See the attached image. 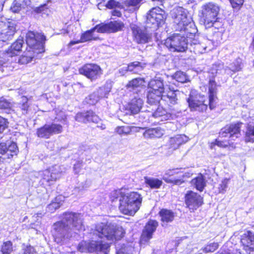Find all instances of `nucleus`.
<instances>
[{
	"instance_id": "f257e3e1",
	"label": "nucleus",
	"mask_w": 254,
	"mask_h": 254,
	"mask_svg": "<svg viewBox=\"0 0 254 254\" xmlns=\"http://www.w3.org/2000/svg\"><path fill=\"white\" fill-rule=\"evenodd\" d=\"M216 82L214 80H210L208 87V99L207 104L206 97L203 95H190L187 99L188 106L191 111L203 112L207 110L208 106L210 110L215 109L216 107Z\"/></svg>"
},
{
	"instance_id": "f03ea898",
	"label": "nucleus",
	"mask_w": 254,
	"mask_h": 254,
	"mask_svg": "<svg viewBox=\"0 0 254 254\" xmlns=\"http://www.w3.org/2000/svg\"><path fill=\"white\" fill-rule=\"evenodd\" d=\"M95 234L101 239L110 241H119L125 235V230L122 226L108 223H100L95 226Z\"/></svg>"
},
{
	"instance_id": "7ed1b4c3",
	"label": "nucleus",
	"mask_w": 254,
	"mask_h": 254,
	"mask_svg": "<svg viewBox=\"0 0 254 254\" xmlns=\"http://www.w3.org/2000/svg\"><path fill=\"white\" fill-rule=\"evenodd\" d=\"M220 11V6L214 2H206L202 5L200 20L205 27L211 28L218 22Z\"/></svg>"
},
{
	"instance_id": "20e7f679",
	"label": "nucleus",
	"mask_w": 254,
	"mask_h": 254,
	"mask_svg": "<svg viewBox=\"0 0 254 254\" xmlns=\"http://www.w3.org/2000/svg\"><path fill=\"white\" fill-rule=\"evenodd\" d=\"M141 201L142 198L139 193L132 191L126 193L124 192L121 204L119 205V209L123 214L133 215L139 209Z\"/></svg>"
},
{
	"instance_id": "39448f33",
	"label": "nucleus",
	"mask_w": 254,
	"mask_h": 254,
	"mask_svg": "<svg viewBox=\"0 0 254 254\" xmlns=\"http://www.w3.org/2000/svg\"><path fill=\"white\" fill-rule=\"evenodd\" d=\"M46 37L42 32L28 31L25 36L27 49L35 54H41L45 52V44Z\"/></svg>"
},
{
	"instance_id": "423d86ee",
	"label": "nucleus",
	"mask_w": 254,
	"mask_h": 254,
	"mask_svg": "<svg viewBox=\"0 0 254 254\" xmlns=\"http://www.w3.org/2000/svg\"><path fill=\"white\" fill-rule=\"evenodd\" d=\"M147 102L150 105L157 106L160 104L162 94L165 93L163 82L158 79H151L147 85Z\"/></svg>"
},
{
	"instance_id": "0eeeda50",
	"label": "nucleus",
	"mask_w": 254,
	"mask_h": 254,
	"mask_svg": "<svg viewBox=\"0 0 254 254\" xmlns=\"http://www.w3.org/2000/svg\"><path fill=\"white\" fill-rule=\"evenodd\" d=\"M167 15L165 11L158 6L152 7L146 14V23L150 28L155 30L163 26Z\"/></svg>"
},
{
	"instance_id": "6e6552de",
	"label": "nucleus",
	"mask_w": 254,
	"mask_h": 254,
	"mask_svg": "<svg viewBox=\"0 0 254 254\" xmlns=\"http://www.w3.org/2000/svg\"><path fill=\"white\" fill-rule=\"evenodd\" d=\"M164 45L171 52H184L188 49V40L182 35L174 33L164 40Z\"/></svg>"
},
{
	"instance_id": "1a4fd4ad",
	"label": "nucleus",
	"mask_w": 254,
	"mask_h": 254,
	"mask_svg": "<svg viewBox=\"0 0 254 254\" xmlns=\"http://www.w3.org/2000/svg\"><path fill=\"white\" fill-rule=\"evenodd\" d=\"M78 72L92 82L100 78L103 74L101 66L93 63H87L82 65L78 68Z\"/></svg>"
},
{
	"instance_id": "9d476101",
	"label": "nucleus",
	"mask_w": 254,
	"mask_h": 254,
	"mask_svg": "<svg viewBox=\"0 0 254 254\" xmlns=\"http://www.w3.org/2000/svg\"><path fill=\"white\" fill-rule=\"evenodd\" d=\"M184 201L190 212H194L204 204L203 197L192 190H188L184 194Z\"/></svg>"
},
{
	"instance_id": "9b49d317",
	"label": "nucleus",
	"mask_w": 254,
	"mask_h": 254,
	"mask_svg": "<svg viewBox=\"0 0 254 254\" xmlns=\"http://www.w3.org/2000/svg\"><path fill=\"white\" fill-rule=\"evenodd\" d=\"M62 173L60 167L57 165L49 167L42 172L41 178L42 184L48 187L54 186L61 178Z\"/></svg>"
},
{
	"instance_id": "f8f14e48",
	"label": "nucleus",
	"mask_w": 254,
	"mask_h": 254,
	"mask_svg": "<svg viewBox=\"0 0 254 254\" xmlns=\"http://www.w3.org/2000/svg\"><path fill=\"white\" fill-rule=\"evenodd\" d=\"M182 173L178 169L169 170L163 177V180L167 183L172 184L173 185L180 186L186 183V179L190 178L191 174L189 173H183L181 176L179 175Z\"/></svg>"
},
{
	"instance_id": "ddd939ff",
	"label": "nucleus",
	"mask_w": 254,
	"mask_h": 254,
	"mask_svg": "<svg viewBox=\"0 0 254 254\" xmlns=\"http://www.w3.org/2000/svg\"><path fill=\"white\" fill-rule=\"evenodd\" d=\"M63 131V127L61 124L51 123L38 128L36 134L39 138L49 139L53 134L61 133Z\"/></svg>"
},
{
	"instance_id": "4468645a",
	"label": "nucleus",
	"mask_w": 254,
	"mask_h": 254,
	"mask_svg": "<svg viewBox=\"0 0 254 254\" xmlns=\"http://www.w3.org/2000/svg\"><path fill=\"white\" fill-rule=\"evenodd\" d=\"M19 152L17 144L11 141L8 143L4 142L0 143V163L6 159H12L17 156Z\"/></svg>"
},
{
	"instance_id": "2eb2a0df",
	"label": "nucleus",
	"mask_w": 254,
	"mask_h": 254,
	"mask_svg": "<svg viewBox=\"0 0 254 254\" xmlns=\"http://www.w3.org/2000/svg\"><path fill=\"white\" fill-rule=\"evenodd\" d=\"M172 18L176 31H185L187 29V26L191 24V18L188 16L186 13L182 9L177 10L174 13Z\"/></svg>"
},
{
	"instance_id": "dca6fc26",
	"label": "nucleus",
	"mask_w": 254,
	"mask_h": 254,
	"mask_svg": "<svg viewBox=\"0 0 254 254\" xmlns=\"http://www.w3.org/2000/svg\"><path fill=\"white\" fill-rule=\"evenodd\" d=\"M124 27V24L123 22L115 20L108 23L101 22L93 28L99 33H111L121 31Z\"/></svg>"
},
{
	"instance_id": "f3484780",
	"label": "nucleus",
	"mask_w": 254,
	"mask_h": 254,
	"mask_svg": "<svg viewBox=\"0 0 254 254\" xmlns=\"http://www.w3.org/2000/svg\"><path fill=\"white\" fill-rule=\"evenodd\" d=\"M242 125V122H237L226 125L220 130L218 135L219 138H222L227 137L229 134V137H232L234 136L238 137V135L241 134Z\"/></svg>"
},
{
	"instance_id": "a211bd4d",
	"label": "nucleus",
	"mask_w": 254,
	"mask_h": 254,
	"mask_svg": "<svg viewBox=\"0 0 254 254\" xmlns=\"http://www.w3.org/2000/svg\"><path fill=\"white\" fill-rule=\"evenodd\" d=\"M63 215L64 221L67 223H70L72 228L75 231L80 232L85 230L82 220L80 218L79 214L72 212H65Z\"/></svg>"
},
{
	"instance_id": "6ab92c4d",
	"label": "nucleus",
	"mask_w": 254,
	"mask_h": 254,
	"mask_svg": "<svg viewBox=\"0 0 254 254\" xmlns=\"http://www.w3.org/2000/svg\"><path fill=\"white\" fill-rule=\"evenodd\" d=\"M177 91L169 87V90L162 94V106L171 112L175 110L174 106L178 103V98L176 94Z\"/></svg>"
},
{
	"instance_id": "aec40b11",
	"label": "nucleus",
	"mask_w": 254,
	"mask_h": 254,
	"mask_svg": "<svg viewBox=\"0 0 254 254\" xmlns=\"http://www.w3.org/2000/svg\"><path fill=\"white\" fill-rule=\"evenodd\" d=\"M240 243L245 252H254V233L251 230H246L240 236Z\"/></svg>"
},
{
	"instance_id": "412c9836",
	"label": "nucleus",
	"mask_w": 254,
	"mask_h": 254,
	"mask_svg": "<svg viewBox=\"0 0 254 254\" xmlns=\"http://www.w3.org/2000/svg\"><path fill=\"white\" fill-rule=\"evenodd\" d=\"M133 40L137 44H146L150 40L151 37L145 29L137 25H133L131 27Z\"/></svg>"
},
{
	"instance_id": "4be33fe9",
	"label": "nucleus",
	"mask_w": 254,
	"mask_h": 254,
	"mask_svg": "<svg viewBox=\"0 0 254 254\" xmlns=\"http://www.w3.org/2000/svg\"><path fill=\"white\" fill-rule=\"evenodd\" d=\"M159 225L157 221L149 219L145 224L141 234V240L147 242L153 237V233L156 231Z\"/></svg>"
},
{
	"instance_id": "5701e85b",
	"label": "nucleus",
	"mask_w": 254,
	"mask_h": 254,
	"mask_svg": "<svg viewBox=\"0 0 254 254\" xmlns=\"http://www.w3.org/2000/svg\"><path fill=\"white\" fill-rule=\"evenodd\" d=\"M74 118L76 121L83 124L98 123L100 121L99 117L91 110L78 112L76 114Z\"/></svg>"
},
{
	"instance_id": "b1692460",
	"label": "nucleus",
	"mask_w": 254,
	"mask_h": 254,
	"mask_svg": "<svg viewBox=\"0 0 254 254\" xmlns=\"http://www.w3.org/2000/svg\"><path fill=\"white\" fill-rule=\"evenodd\" d=\"M67 226V225L63 221H58L53 224L52 233L55 242L59 243L64 239L65 234L64 230Z\"/></svg>"
},
{
	"instance_id": "393cba45",
	"label": "nucleus",
	"mask_w": 254,
	"mask_h": 254,
	"mask_svg": "<svg viewBox=\"0 0 254 254\" xmlns=\"http://www.w3.org/2000/svg\"><path fill=\"white\" fill-rule=\"evenodd\" d=\"M5 27L0 29V37L3 41L11 39L16 32V24L12 21L4 23Z\"/></svg>"
},
{
	"instance_id": "a878e982",
	"label": "nucleus",
	"mask_w": 254,
	"mask_h": 254,
	"mask_svg": "<svg viewBox=\"0 0 254 254\" xmlns=\"http://www.w3.org/2000/svg\"><path fill=\"white\" fill-rule=\"evenodd\" d=\"M94 31L95 30L93 27L84 31L81 33L79 39L70 41L67 44V47L70 48L75 44L97 40L99 38L94 36L93 33Z\"/></svg>"
},
{
	"instance_id": "bb28decb",
	"label": "nucleus",
	"mask_w": 254,
	"mask_h": 254,
	"mask_svg": "<svg viewBox=\"0 0 254 254\" xmlns=\"http://www.w3.org/2000/svg\"><path fill=\"white\" fill-rule=\"evenodd\" d=\"M23 43L24 41L22 37L17 38L4 52L7 57L12 58L18 56L22 51Z\"/></svg>"
},
{
	"instance_id": "cd10ccee",
	"label": "nucleus",
	"mask_w": 254,
	"mask_h": 254,
	"mask_svg": "<svg viewBox=\"0 0 254 254\" xmlns=\"http://www.w3.org/2000/svg\"><path fill=\"white\" fill-rule=\"evenodd\" d=\"M143 105V101L139 98H134L125 106V110L130 114L138 113Z\"/></svg>"
},
{
	"instance_id": "c85d7f7f",
	"label": "nucleus",
	"mask_w": 254,
	"mask_h": 254,
	"mask_svg": "<svg viewBox=\"0 0 254 254\" xmlns=\"http://www.w3.org/2000/svg\"><path fill=\"white\" fill-rule=\"evenodd\" d=\"M189 140L185 134H178L171 137L169 141V147L173 150L178 148L181 145L186 143Z\"/></svg>"
},
{
	"instance_id": "c756f323",
	"label": "nucleus",
	"mask_w": 254,
	"mask_h": 254,
	"mask_svg": "<svg viewBox=\"0 0 254 254\" xmlns=\"http://www.w3.org/2000/svg\"><path fill=\"white\" fill-rule=\"evenodd\" d=\"M158 215L162 225L172 222L175 217V213L172 210L167 208L161 209L158 212Z\"/></svg>"
},
{
	"instance_id": "7c9ffc66",
	"label": "nucleus",
	"mask_w": 254,
	"mask_h": 254,
	"mask_svg": "<svg viewBox=\"0 0 254 254\" xmlns=\"http://www.w3.org/2000/svg\"><path fill=\"white\" fill-rule=\"evenodd\" d=\"M166 108L162 106V104H160L156 110L153 113L152 117L155 118L160 119L161 121H167L172 118V112L167 111Z\"/></svg>"
},
{
	"instance_id": "2f4dec72",
	"label": "nucleus",
	"mask_w": 254,
	"mask_h": 254,
	"mask_svg": "<svg viewBox=\"0 0 254 254\" xmlns=\"http://www.w3.org/2000/svg\"><path fill=\"white\" fill-rule=\"evenodd\" d=\"M110 244L102 241H94V252L97 254H108L109 253Z\"/></svg>"
},
{
	"instance_id": "473e14b6",
	"label": "nucleus",
	"mask_w": 254,
	"mask_h": 254,
	"mask_svg": "<svg viewBox=\"0 0 254 254\" xmlns=\"http://www.w3.org/2000/svg\"><path fill=\"white\" fill-rule=\"evenodd\" d=\"M190 183L199 192H202L206 187L205 178L201 173H199L197 177L193 178Z\"/></svg>"
},
{
	"instance_id": "72a5a7b5",
	"label": "nucleus",
	"mask_w": 254,
	"mask_h": 254,
	"mask_svg": "<svg viewBox=\"0 0 254 254\" xmlns=\"http://www.w3.org/2000/svg\"><path fill=\"white\" fill-rule=\"evenodd\" d=\"M215 146H217L220 148H231L235 149L236 148L235 144L233 142H230L229 140L215 139L213 141L209 144V147L212 149Z\"/></svg>"
},
{
	"instance_id": "f704fd0d",
	"label": "nucleus",
	"mask_w": 254,
	"mask_h": 254,
	"mask_svg": "<svg viewBox=\"0 0 254 254\" xmlns=\"http://www.w3.org/2000/svg\"><path fill=\"white\" fill-rule=\"evenodd\" d=\"M22 100L18 103L17 112L22 116L28 114L30 110V105L28 102V98L25 96L21 97Z\"/></svg>"
},
{
	"instance_id": "c9c22d12",
	"label": "nucleus",
	"mask_w": 254,
	"mask_h": 254,
	"mask_svg": "<svg viewBox=\"0 0 254 254\" xmlns=\"http://www.w3.org/2000/svg\"><path fill=\"white\" fill-rule=\"evenodd\" d=\"M144 184L150 189H158L163 184L162 180L148 176L144 177Z\"/></svg>"
},
{
	"instance_id": "e433bc0d",
	"label": "nucleus",
	"mask_w": 254,
	"mask_h": 254,
	"mask_svg": "<svg viewBox=\"0 0 254 254\" xmlns=\"http://www.w3.org/2000/svg\"><path fill=\"white\" fill-rule=\"evenodd\" d=\"M94 241H82L78 245L77 249L81 253H94Z\"/></svg>"
},
{
	"instance_id": "4c0bfd02",
	"label": "nucleus",
	"mask_w": 254,
	"mask_h": 254,
	"mask_svg": "<svg viewBox=\"0 0 254 254\" xmlns=\"http://www.w3.org/2000/svg\"><path fill=\"white\" fill-rule=\"evenodd\" d=\"M38 55L39 54H35L26 48L25 51L19 57L18 63L20 64H27L30 63L34 57Z\"/></svg>"
},
{
	"instance_id": "58836bf2",
	"label": "nucleus",
	"mask_w": 254,
	"mask_h": 254,
	"mask_svg": "<svg viewBox=\"0 0 254 254\" xmlns=\"http://www.w3.org/2000/svg\"><path fill=\"white\" fill-rule=\"evenodd\" d=\"M163 135V130L160 127L148 128L144 131L143 135L146 138H159Z\"/></svg>"
},
{
	"instance_id": "ea45409f",
	"label": "nucleus",
	"mask_w": 254,
	"mask_h": 254,
	"mask_svg": "<svg viewBox=\"0 0 254 254\" xmlns=\"http://www.w3.org/2000/svg\"><path fill=\"white\" fill-rule=\"evenodd\" d=\"M145 64L141 63L138 61H134L128 64L127 70L134 73H137V70H141L144 69Z\"/></svg>"
},
{
	"instance_id": "a19ab883",
	"label": "nucleus",
	"mask_w": 254,
	"mask_h": 254,
	"mask_svg": "<svg viewBox=\"0 0 254 254\" xmlns=\"http://www.w3.org/2000/svg\"><path fill=\"white\" fill-rule=\"evenodd\" d=\"M14 104L13 102H11L3 97L0 98V109L6 112L10 113L11 111H14L13 110Z\"/></svg>"
},
{
	"instance_id": "79ce46f5",
	"label": "nucleus",
	"mask_w": 254,
	"mask_h": 254,
	"mask_svg": "<svg viewBox=\"0 0 254 254\" xmlns=\"http://www.w3.org/2000/svg\"><path fill=\"white\" fill-rule=\"evenodd\" d=\"M63 196L61 194L56 196L49 205V209L54 211L59 208L64 202Z\"/></svg>"
},
{
	"instance_id": "37998d69",
	"label": "nucleus",
	"mask_w": 254,
	"mask_h": 254,
	"mask_svg": "<svg viewBox=\"0 0 254 254\" xmlns=\"http://www.w3.org/2000/svg\"><path fill=\"white\" fill-rule=\"evenodd\" d=\"M144 79L142 78H134L129 80L126 85L127 89H135L142 85Z\"/></svg>"
},
{
	"instance_id": "c03bdc74",
	"label": "nucleus",
	"mask_w": 254,
	"mask_h": 254,
	"mask_svg": "<svg viewBox=\"0 0 254 254\" xmlns=\"http://www.w3.org/2000/svg\"><path fill=\"white\" fill-rule=\"evenodd\" d=\"M246 142H254V126L248 125L244 134Z\"/></svg>"
},
{
	"instance_id": "a18cd8bd",
	"label": "nucleus",
	"mask_w": 254,
	"mask_h": 254,
	"mask_svg": "<svg viewBox=\"0 0 254 254\" xmlns=\"http://www.w3.org/2000/svg\"><path fill=\"white\" fill-rule=\"evenodd\" d=\"M13 251V244L10 241L3 242L0 247L1 254H11Z\"/></svg>"
},
{
	"instance_id": "49530a36",
	"label": "nucleus",
	"mask_w": 254,
	"mask_h": 254,
	"mask_svg": "<svg viewBox=\"0 0 254 254\" xmlns=\"http://www.w3.org/2000/svg\"><path fill=\"white\" fill-rule=\"evenodd\" d=\"M124 194V192L121 190H115L111 192L109 198L112 202L119 200L120 204H121V200L123 198Z\"/></svg>"
},
{
	"instance_id": "de8ad7c7",
	"label": "nucleus",
	"mask_w": 254,
	"mask_h": 254,
	"mask_svg": "<svg viewBox=\"0 0 254 254\" xmlns=\"http://www.w3.org/2000/svg\"><path fill=\"white\" fill-rule=\"evenodd\" d=\"M219 244L218 242H213L205 245L202 250L205 253H213L218 249Z\"/></svg>"
},
{
	"instance_id": "09e8293b",
	"label": "nucleus",
	"mask_w": 254,
	"mask_h": 254,
	"mask_svg": "<svg viewBox=\"0 0 254 254\" xmlns=\"http://www.w3.org/2000/svg\"><path fill=\"white\" fill-rule=\"evenodd\" d=\"M232 7L237 10H239L243 6L244 0H229Z\"/></svg>"
},
{
	"instance_id": "8fccbe9b",
	"label": "nucleus",
	"mask_w": 254,
	"mask_h": 254,
	"mask_svg": "<svg viewBox=\"0 0 254 254\" xmlns=\"http://www.w3.org/2000/svg\"><path fill=\"white\" fill-rule=\"evenodd\" d=\"M132 127L129 126H120L117 127L116 132L119 134H127L131 132Z\"/></svg>"
},
{
	"instance_id": "3c124183",
	"label": "nucleus",
	"mask_w": 254,
	"mask_h": 254,
	"mask_svg": "<svg viewBox=\"0 0 254 254\" xmlns=\"http://www.w3.org/2000/svg\"><path fill=\"white\" fill-rule=\"evenodd\" d=\"M120 3L115 0H109L105 6L109 9H112L116 7H120Z\"/></svg>"
},
{
	"instance_id": "603ef678",
	"label": "nucleus",
	"mask_w": 254,
	"mask_h": 254,
	"mask_svg": "<svg viewBox=\"0 0 254 254\" xmlns=\"http://www.w3.org/2000/svg\"><path fill=\"white\" fill-rule=\"evenodd\" d=\"M8 122L7 120L4 118L0 116V133L8 127Z\"/></svg>"
},
{
	"instance_id": "864d4df0",
	"label": "nucleus",
	"mask_w": 254,
	"mask_h": 254,
	"mask_svg": "<svg viewBox=\"0 0 254 254\" xmlns=\"http://www.w3.org/2000/svg\"><path fill=\"white\" fill-rule=\"evenodd\" d=\"M228 180L227 179H224L222 181L221 183L219 184L218 187V191L219 193H224L227 188Z\"/></svg>"
},
{
	"instance_id": "5fc2aeb1",
	"label": "nucleus",
	"mask_w": 254,
	"mask_h": 254,
	"mask_svg": "<svg viewBox=\"0 0 254 254\" xmlns=\"http://www.w3.org/2000/svg\"><path fill=\"white\" fill-rule=\"evenodd\" d=\"M142 0H126L125 1V5L127 6H137Z\"/></svg>"
},
{
	"instance_id": "6e6d98bb",
	"label": "nucleus",
	"mask_w": 254,
	"mask_h": 254,
	"mask_svg": "<svg viewBox=\"0 0 254 254\" xmlns=\"http://www.w3.org/2000/svg\"><path fill=\"white\" fill-rule=\"evenodd\" d=\"M116 254H129L128 247L125 244H123L116 251Z\"/></svg>"
},
{
	"instance_id": "4d7b16f0",
	"label": "nucleus",
	"mask_w": 254,
	"mask_h": 254,
	"mask_svg": "<svg viewBox=\"0 0 254 254\" xmlns=\"http://www.w3.org/2000/svg\"><path fill=\"white\" fill-rule=\"evenodd\" d=\"M35 253L34 247L30 245L26 246L23 249V254H34Z\"/></svg>"
},
{
	"instance_id": "13d9d810",
	"label": "nucleus",
	"mask_w": 254,
	"mask_h": 254,
	"mask_svg": "<svg viewBox=\"0 0 254 254\" xmlns=\"http://www.w3.org/2000/svg\"><path fill=\"white\" fill-rule=\"evenodd\" d=\"M241 70V64L239 62H233L231 64V70L236 72Z\"/></svg>"
},
{
	"instance_id": "bf43d9fd",
	"label": "nucleus",
	"mask_w": 254,
	"mask_h": 254,
	"mask_svg": "<svg viewBox=\"0 0 254 254\" xmlns=\"http://www.w3.org/2000/svg\"><path fill=\"white\" fill-rule=\"evenodd\" d=\"M8 61L7 57L4 52H0V66L6 64Z\"/></svg>"
},
{
	"instance_id": "052dcab7",
	"label": "nucleus",
	"mask_w": 254,
	"mask_h": 254,
	"mask_svg": "<svg viewBox=\"0 0 254 254\" xmlns=\"http://www.w3.org/2000/svg\"><path fill=\"white\" fill-rule=\"evenodd\" d=\"M184 76V75L182 72H177L175 74V77L177 80L180 82L183 83L185 81L184 79H181V76Z\"/></svg>"
},
{
	"instance_id": "680f3d73",
	"label": "nucleus",
	"mask_w": 254,
	"mask_h": 254,
	"mask_svg": "<svg viewBox=\"0 0 254 254\" xmlns=\"http://www.w3.org/2000/svg\"><path fill=\"white\" fill-rule=\"evenodd\" d=\"M111 14L113 16H117L118 17H120L122 16V14L120 11L118 10H113L111 11Z\"/></svg>"
},
{
	"instance_id": "e2e57ef3",
	"label": "nucleus",
	"mask_w": 254,
	"mask_h": 254,
	"mask_svg": "<svg viewBox=\"0 0 254 254\" xmlns=\"http://www.w3.org/2000/svg\"><path fill=\"white\" fill-rule=\"evenodd\" d=\"M220 251V254H231V252H230L229 251H225L223 249H221Z\"/></svg>"
},
{
	"instance_id": "0e129e2a",
	"label": "nucleus",
	"mask_w": 254,
	"mask_h": 254,
	"mask_svg": "<svg viewBox=\"0 0 254 254\" xmlns=\"http://www.w3.org/2000/svg\"><path fill=\"white\" fill-rule=\"evenodd\" d=\"M43 8V6L37 7L36 8L35 11H36V12H37L38 13H39V12H41L42 11Z\"/></svg>"
},
{
	"instance_id": "69168bd1",
	"label": "nucleus",
	"mask_w": 254,
	"mask_h": 254,
	"mask_svg": "<svg viewBox=\"0 0 254 254\" xmlns=\"http://www.w3.org/2000/svg\"><path fill=\"white\" fill-rule=\"evenodd\" d=\"M5 24H4V22L2 21H0V29H1L2 28H3L5 27Z\"/></svg>"
},
{
	"instance_id": "338daca9",
	"label": "nucleus",
	"mask_w": 254,
	"mask_h": 254,
	"mask_svg": "<svg viewBox=\"0 0 254 254\" xmlns=\"http://www.w3.org/2000/svg\"><path fill=\"white\" fill-rule=\"evenodd\" d=\"M251 47H252L253 50L254 51V39L253 40V41L252 42Z\"/></svg>"
},
{
	"instance_id": "774afa93",
	"label": "nucleus",
	"mask_w": 254,
	"mask_h": 254,
	"mask_svg": "<svg viewBox=\"0 0 254 254\" xmlns=\"http://www.w3.org/2000/svg\"><path fill=\"white\" fill-rule=\"evenodd\" d=\"M152 0L154 1H159V2H162L165 0Z\"/></svg>"
}]
</instances>
